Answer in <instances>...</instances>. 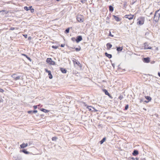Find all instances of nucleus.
Segmentation results:
<instances>
[{
	"mask_svg": "<svg viewBox=\"0 0 160 160\" xmlns=\"http://www.w3.org/2000/svg\"><path fill=\"white\" fill-rule=\"evenodd\" d=\"M57 138H57V137H54L52 138V141H56V140L57 139Z\"/></svg>",
	"mask_w": 160,
	"mask_h": 160,
	"instance_id": "obj_27",
	"label": "nucleus"
},
{
	"mask_svg": "<svg viewBox=\"0 0 160 160\" xmlns=\"http://www.w3.org/2000/svg\"><path fill=\"white\" fill-rule=\"evenodd\" d=\"M20 152H22L26 154H28L29 153V152L27 151L25 149H23L22 151H21Z\"/></svg>",
	"mask_w": 160,
	"mask_h": 160,
	"instance_id": "obj_22",
	"label": "nucleus"
},
{
	"mask_svg": "<svg viewBox=\"0 0 160 160\" xmlns=\"http://www.w3.org/2000/svg\"><path fill=\"white\" fill-rule=\"evenodd\" d=\"M134 17V15L130 14L129 15H126L124 16V18L128 19L129 20L132 19Z\"/></svg>",
	"mask_w": 160,
	"mask_h": 160,
	"instance_id": "obj_6",
	"label": "nucleus"
},
{
	"mask_svg": "<svg viewBox=\"0 0 160 160\" xmlns=\"http://www.w3.org/2000/svg\"><path fill=\"white\" fill-rule=\"evenodd\" d=\"M87 108L88 109V110L89 111H92V108L93 110H94V111H96L97 110H96L95 108L91 106H87ZM92 111H93V110H92Z\"/></svg>",
	"mask_w": 160,
	"mask_h": 160,
	"instance_id": "obj_12",
	"label": "nucleus"
},
{
	"mask_svg": "<svg viewBox=\"0 0 160 160\" xmlns=\"http://www.w3.org/2000/svg\"><path fill=\"white\" fill-rule=\"evenodd\" d=\"M76 51L78 52L81 50V47H79L78 48H75Z\"/></svg>",
	"mask_w": 160,
	"mask_h": 160,
	"instance_id": "obj_28",
	"label": "nucleus"
},
{
	"mask_svg": "<svg viewBox=\"0 0 160 160\" xmlns=\"http://www.w3.org/2000/svg\"><path fill=\"white\" fill-rule=\"evenodd\" d=\"M60 70L63 73H66L67 72V70H66L64 68H60Z\"/></svg>",
	"mask_w": 160,
	"mask_h": 160,
	"instance_id": "obj_18",
	"label": "nucleus"
},
{
	"mask_svg": "<svg viewBox=\"0 0 160 160\" xmlns=\"http://www.w3.org/2000/svg\"><path fill=\"white\" fill-rule=\"evenodd\" d=\"M45 70L46 72H47L48 74L49 77L50 79H52V76L51 74V72L50 71L48 70L47 69L45 68Z\"/></svg>",
	"mask_w": 160,
	"mask_h": 160,
	"instance_id": "obj_8",
	"label": "nucleus"
},
{
	"mask_svg": "<svg viewBox=\"0 0 160 160\" xmlns=\"http://www.w3.org/2000/svg\"><path fill=\"white\" fill-rule=\"evenodd\" d=\"M22 56H24L25 57L29 60L30 61H31V59L30 58H29V57H28L25 54H23V53H22Z\"/></svg>",
	"mask_w": 160,
	"mask_h": 160,
	"instance_id": "obj_21",
	"label": "nucleus"
},
{
	"mask_svg": "<svg viewBox=\"0 0 160 160\" xmlns=\"http://www.w3.org/2000/svg\"><path fill=\"white\" fill-rule=\"evenodd\" d=\"M109 10L110 11L112 12L113 11V8L112 6H109Z\"/></svg>",
	"mask_w": 160,
	"mask_h": 160,
	"instance_id": "obj_25",
	"label": "nucleus"
},
{
	"mask_svg": "<svg viewBox=\"0 0 160 160\" xmlns=\"http://www.w3.org/2000/svg\"><path fill=\"white\" fill-rule=\"evenodd\" d=\"M15 29V28L13 27H11L10 29V30H13Z\"/></svg>",
	"mask_w": 160,
	"mask_h": 160,
	"instance_id": "obj_39",
	"label": "nucleus"
},
{
	"mask_svg": "<svg viewBox=\"0 0 160 160\" xmlns=\"http://www.w3.org/2000/svg\"><path fill=\"white\" fill-rule=\"evenodd\" d=\"M113 17H114V19H115V20L116 21L119 22L120 21V18H118L117 16H115L114 15H113Z\"/></svg>",
	"mask_w": 160,
	"mask_h": 160,
	"instance_id": "obj_16",
	"label": "nucleus"
},
{
	"mask_svg": "<svg viewBox=\"0 0 160 160\" xmlns=\"http://www.w3.org/2000/svg\"><path fill=\"white\" fill-rule=\"evenodd\" d=\"M80 1L82 3H83L87 2V0H81Z\"/></svg>",
	"mask_w": 160,
	"mask_h": 160,
	"instance_id": "obj_33",
	"label": "nucleus"
},
{
	"mask_svg": "<svg viewBox=\"0 0 160 160\" xmlns=\"http://www.w3.org/2000/svg\"><path fill=\"white\" fill-rule=\"evenodd\" d=\"M32 8V6H30L28 8H29V9L30 10L31 9H32L31 8Z\"/></svg>",
	"mask_w": 160,
	"mask_h": 160,
	"instance_id": "obj_45",
	"label": "nucleus"
},
{
	"mask_svg": "<svg viewBox=\"0 0 160 160\" xmlns=\"http://www.w3.org/2000/svg\"><path fill=\"white\" fill-rule=\"evenodd\" d=\"M145 97L146 99L148 100L149 101H150L152 99L151 97L149 96H146Z\"/></svg>",
	"mask_w": 160,
	"mask_h": 160,
	"instance_id": "obj_26",
	"label": "nucleus"
},
{
	"mask_svg": "<svg viewBox=\"0 0 160 160\" xmlns=\"http://www.w3.org/2000/svg\"><path fill=\"white\" fill-rule=\"evenodd\" d=\"M32 112H33V113H36L38 111L37 110H35L33 111Z\"/></svg>",
	"mask_w": 160,
	"mask_h": 160,
	"instance_id": "obj_40",
	"label": "nucleus"
},
{
	"mask_svg": "<svg viewBox=\"0 0 160 160\" xmlns=\"http://www.w3.org/2000/svg\"><path fill=\"white\" fill-rule=\"evenodd\" d=\"M123 98V96L122 95H120L118 97V98L120 100H122Z\"/></svg>",
	"mask_w": 160,
	"mask_h": 160,
	"instance_id": "obj_31",
	"label": "nucleus"
},
{
	"mask_svg": "<svg viewBox=\"0 0 160 160\" xmlns=\"http://www.w3.org/2000/svg\"><path fill=\"white\" fill-rule=\"evenodd\" d=\"M52 48L54 49H57L58 48V47L57 46H52Z\"/></svg>",
	"mask_w": 160,
	"mask_h": 160,
	"instance_id": "obj_34",
	"label": "nucleus"
},
{
	"mask_svg": "<svg viewBox=\"0 0 160 160\" xmlns=\"http://www.w3.org/2000/svg\"><path fill=\"white\" fill-rule=\"evenodd\" d=\"M40 110L43 112H49V110H48L44 108H41L40 109Z\"/></svg>",
	"mask_w": 160,
	"mask_h": 160,
	"instance_id": "obj_19",
	"label": "nucleus"
},
{
	"mask_svg": "<svg viewBox=\"0 0 160 160\" xmlns=\"http://www.w3.org/2000/svg\"><path fill=\"white\" fill-rule=\"evenodd\" d=\"M31 39H32V38H31V37H29L28 38V40H31Z\"/></svg>",
	"mask_w": 160,
	"mask_h": 160,
	"instance_id": "obj_44",
	"label": "nucleus"
},
{
	"mask_svg": "<svg viewBox=\"0 0 160 160\" xmlns=\"http://www.w3.org/2000/svg\"><path fill=\"white\" fill-rule=\"evenodd\" d=\"M4 92V90L2 88H0V92L3 93Z\"/></svg>",
	"mask_w": 160,
	"mask_h": 160,
	"instance_id": "obj_35",
	"label": "nucleus"
},
{
	"mask_svg": "<svg viewBox=\"0 0 160 160\" xmlns=\"http://www.w3.org/2000/svg\"><path fill=\"white\" fill-rule=\"evenodd\" d=\"M46 61L47 63H48L50 65H55V62L54 61H52L51 58H48L47 59Z\"/></svg>",
	"mask_w": 160,
	"mask_h": 160,
	"instance_id": "obj_3",
	"label": "nucleus"
},
{
	"mask_svg": "<svg viewBox=\"0 0 160 160\" xmlns=\"http://www.w3.org/2000/svg\"><path fill=\"white\" fill-rule=\"evenodd\" d=\"M102 91L104 92L105 94L106 95H108L110 98H112L111 95L109 93L108 91L105 89H102Z\"/></svg>",
	"mask_w": 160,
	"mask_h": 160,
	"instance_id": "obj_9",
	"label": "nucleus"
},
{
	"mask_svg": "<svg viewBox=\"0 0 160 160\" xmlns=\"http://www.w3.org/2000/svg\"><path fill=\"white\" fill-rule=\"evenodd\" d=\"M160 17V8L159 10H157L155 13L154 16L153 20L156 22L158 21Z\"/></svg>",
	"mask_w": 160,
	"mask_h": 160,
	"instance_id": "obj_1",
	"label": "nucleus"
},
{
	"mask_svg": "<svg viewBox=\"0 0 160 160\" xmlns=\"http://www.w3.org/2000/svg\"><path fill=\"white\" fill-rule=\"evenodd\" d=\"M105 54L106 56L108 57L109 58H112V55L111 54L108 53L107 52H105Z\"/></svg>",
	"mask_w": 160,
	"mask_h": 160,
	"instance_id": "obj_17",
	"label": "nucleus"
},
{
	"mask_svg": "<svg viewBox=\"0 0 160 160\" xmlns=\"http://www.w3.org/2000/svg\"><path fill=\"white\" fill-rule=\"evenodd\" d=\"M60 0H56V1H57V2H58Z\"/></svg>",
	"mask_w": 160,
	"mask_h": 160,
	"instance_id": "obj_50",
	"label": "nucleus"
},
{
	"mask_svg": "<svg viewBox=\"0 0 160 160\" xmlns=\"http://www.w3.org/2000/svg\"><path fill=\"white\" fill-rule=\"evenodd\" d=\"M106 140V138H104L100 141V144H102Z\"/></svg>",
	"mask_w": 160,
	"mask_h": 160,
	"instance_id": "obj_23",
	"label": "nucleus"
},
{
	"mask_svg": "<svg viewBox=\"0 0 160 160\" xmlns=\"http://www.w3.org/2000/svg\"><path fill=\"white\" fill-rule=\"evenodd\" d=\"M24 9L27 11H28L29 10V8L27 6L24 7Z\"/></svg>",
	"mask_w": 160,
	"mask_h": 160,
	"instance_id": "obj_30",
	"label": "nucleus"
},
{
	"mask_svg": "<svg viewBox=\"0 0 160 160\" xmlns=\"http://www.w3.org/2000/svg\"><path fill=\"white\" fill-rule=\"evenodd\" d=\"M132 160H135V158H132Z\"/></svg>",
	"mask_w": 160,
	"mask_h": 160,
	"instance_id": "obj_47",
	"label": "nucleus"
},
{
	"mask_svg": "<svg viewBox=\"0 0 160 160\" xmlns=\"http://www.w3.org/2000/svg\"><path fill=\"white\" fill-rule=\"evenodd\" d=\"M72 40L74 41V40H73V39H75V38H72Z\"/></svg>",
	"mask_w": 160,
	"mask_h": 160,
	"instance_id": "obj_49",
	"label": "nucleus"
},
{
	"mask_svg": "<svg viewBox=\"0 0 160 160\" xmlns=\"http://www.w3.org/2000/svg\"><path fill=\"white\" fill-rule=\"evenodd\" d=\"M139 153H138V151L136 150H134V151H133V152L132 153V154L134 155V156H135L136 155H137Z\"/></svg>",
	"mask_w": 160,
	"mask_h": 160,
	"instance_id": "obj_20",
	"label": "nucleus"
},
{
	"mask_svg": "<svg viewBox=\"0 0 160 160\" xmlns=\"http://www.w3.org/2000/svg\"><path fill=\"white\" fill-rule=\"evenodd\" d=\"M109 36H111L112 37H113V35L111 34V32H110V33L109 34Z\"/></svg>",
	"mask_w": 160,
	"mask_h": 160,
	"instance_id": "obj_42",
	"label": "nucleus"
},
{
	"mask_svg": "<svg viewBox=\"0 0 160 160\" xmlns=\"http://www.w3.org/2000/svg\"><path fill=\"white\" fill-rule=\"evenodd\" d=\"M32 112H33L32 111H28V113L29 114H31Z\"/></svg>",
	"mask_w": 160,
	"mask_h": 160,
	"instance_id": "obj_37",
	"label": "nucleus"
},
{
	"mask_svg": "<svg viewBox=\"0 0 160 160\" xmlns=\"http://www.w3.org/2000/svg\"><path fill=\"white\" fill-rule=\"evenodd\" d=\"M136 160H138V158H136Z\"/></svg>",
	"mask_w": 160,
	"mask_h": 160,
	"instance_id": "obj_48",
	"label": "nucleus"
},
{
	"mask_svg": "<svg viewBox=\"0 0 160 160\" xmlns=\"http://www.w3.org/2000/svg\"><path fill=\"white\" fill-rule=\"evenodd\" d=\"M23 36H24L25 38H27L28 35L27 34H24L23 35Z\"/></svg>",
	"mask_w": 160,
	"mask_h": 160,
	"instance_id": "obj_41",
	"label": "nucleus"
},
{
	"mask_svg": "<svg viewBox=\"0 0 160 160\" xmlns=\"http://www.w3.org/2000/svg\"><path fill=\"white\" fill-rule=\"evenodd\" d=\"M77 19L78 22H83L84 21V19L82 16L80 15L77 16Z\"/></svg>",
	"mask_w": 160,
	"mask_h": 160,
	"instance_id": "obj_5",
	"label": "nucleus"
},
{
	"mask_svg": "<svg viewBox=\"0 0 160 160\" xmlns=\"http://www.w3.org/2000/svg\"><path fill=\"white\" fill-rule=\"evenodd\" d=\"M117 50L118 52H121L122 51L123 48V47H116Z\"/></svg>",
	"mask_w": 160,
	"mask_h": 160,
	"instance_id": "obj_15",
	"label": "nucleus"
},
{
	"mask_svg": "<svg viewBox=\"0 0 160 160\" xmlns=\"http://www.w3.org/2000/svg\"><path fill=\"white\" fill-rule=\"evenodd\" d=\"M128 105H127L125 106L124 110H127L128 109Z\"/></svg>",
	"mask_w": 160,
	"mask_h": 160,
	"instance_id": "obj_32",
	"label": "nucleus"
},
{
	"mask_svg": "<svg viewBox=\"0 0 160 160\" xmlns=\"http://www.w3.org/2000/svg\"><path fill=\"white\" fill-rule=\"evenodd\" d=\"M145 20V18L144 17L142 16L139 17L137 19V24L139 26L143 25L144 23Z\"/></svg>",
	"mask_w": 160,
	"mask_h": 160,
	"instance_id": "obj_2",
	"label": "nucleus"
},
{
	"mask_svg": "<svg viewBox=\"0 0 160 160\" xmlns=\"http://www.w3.org/2000/svg\"><path fill=\"white\" fill-rule=\"evenodd\" d=\"M38 107V105H35L33 106L34 109H36Z\"/></svg>",
	"mask_w": 160,
	"mask_h": 160,
	"instance_id": "obj_36",
	"label": "nucleus"
},
{
	"mask_svg": "<svg viewBox=\"0 0 160 160\" xmlns=\"http://www.w3.org/2000/svg\"><path fill=\"white\" fill-rule=\"evenodd\" d=\"M69 31V28H67L65 31V33H68Z\"/></svg>",
	"mask_w": 160,
	"mask_h": 160,
	"instance_id": "obj_29",
	"label": "nucleus"
},
{
	"mask_svg": "<svg viewBox=\"0 0 160 160\" xmlns=\"http://www.w3.org/2000/svg\"><path fill=\"white\" fill-rule=\"evenodd\" d=\"M30 10L31 12L32 13L34 12V9L33 8L31 9Z\"/></svg>",
	"mask_w": 160,
	"mask_h": 160,
	"instance_id": "obj_38",
	"label": "nucleus"
},
{
	"mask_svg": "<svg viewBox=\"0 0 160 160\" xmlns=\"http://www.w3.org/2000/svg\"><path fill=\"white\" fill-rule=\"evenodd\" d=\"M61 47H63L64 46V44H62L61 46Z\"/></svg>",
	"mask_w": 160,
	"mask_h": 160,
	"instance_id": "obj_43",
	"label": "nucleus"
},
{
	"mask_svg": "<svg viewBox=\"0 0 160 160\" xmlns=\"http://www.w3.org/2000/svg\"><path fill=\"white\" fill-rule=\"evenodd\" d=\"M106 46L108 50H109L112 46V45L109 43H107V44Z\"/></svg>",
	"mask_w": 160,
	"mask_h": 160,
	"instance_id": "obj_14",
	"label": "nucleus"
},
{
	"mask_svg": "<svg viewBox=\"0 0 160 160\" xmlns=\"http://www.w3.org/2000/svg\"><path fill=\"white\" fill-rule=\"evenodd\" d=\"M145 102H147V101H146Z\"/></svg>",
	"mask_w": 160,
	"mask_h": 160,
	"instance_id": "obj_52",
	"label": "nucleus"
},
{
	"mask_svg": "<svg viewBox=\"0 0 160 160\" xmlns=\"http://www.w3.org/2000/svg\"><path fill=\"white\" fill-rule=\"evenodd\" d=\"M11 77L14 79V80L16 81L20 79L21 77L18 76L16 73L13 74Z\"/></svg>",
	"mask_w": 160,
	"mask_h": 160,
	"instance_id": "obj_4",
	"label": "nucleus"
},
{
	"mask_svg": "<svg viewBox=\"0 0 160 160\" xmlns=\"http://www.w3.org/2000/svg\"><path fill=\"white\" fill-rule=\"evenodd\" d=\"M158 76L160 77V73L159 72H158Z\"/></svg>",
	"mask_w": 160,
	"mask_h": 160,
	"instance_id": "obj_46",
	"label": "nucleus"
},
{
	"mask_svg": "<svg viewBox=\"0 0 160 160\" xmlns=\"http://www.w3.org/2000/svg\"><path fill=\"white\" fill-rule=\"evenodd\" d=\"M75 60H73V62L74 64H76L78 65H79V63L78 62H77V61L75 59Z\"/></svg>",
	"mask_w": 160,
	"mask_h": 160,
	"instance_id": "obj_24",
	"label": "nucleus"
},
{
	"mask_svg": "<svg viewBox=\"0 0 160 160\" xmlns=\"http://www.w3.org/2000/svg\"><path fill=\"white\" fill-rule=\"evenodd\" d=\"M38 106H40V104H39V105H38Z\"/></svg>",
	"mask_w": 160,
	"mask_h": 160,
	"instance_id": "obj_51",
	"label": "nucleus"
},
{
	"mask_svg": "<svg viewBox=\"0 0 160 160\" xmlns=\"http://www.w3.org/2000/svg\"><path fill=\"white\" fill-rule=\"evenodd\" d=\"M144 49H151L152 48L150 47H149L147 43H145L144 46Z\"/></svg>",
	"mask_w": 160,
	"mask_h": 160,
	"instance_id": "obj_11",
	"label": "nucleus"
},
{
	"mask_svg": "<svg viewBox=\"0 0 160 160\" xmlns=\"http://www.w3.org/2000/svg\"><path fill=\"white\" fill-rule=\"evenodd\" d=\"M82 40V38L81 36H78L77 37L76 39V41L77 43L79 42L80 41Z\"/></svg>",
	"mask_w": 160,
	"mask_h": 160,
	"instance_id": "obj_10",
	"label": "nucleus"
},
{
	"mask_svg": "<svg viewBox=\"0 0 160 160\" xmlns=\"http://www.w3.org/2000/svg\"><path fill=\"white\" fill-rule=\"evenodd\" d=\"M28 146V144L27 143H23L21 144V145H20V146L21 148H23Z\"/></svg>",
	"mask_w": 160,
	"mask_h": 160,
	"instance_id": "obj_13",
	"label": "nucleus"
},
{
	"mask_svg": "<svg viewBox=\"0 0 160 160\" xmlns=\"http://www.w3.org/2000/svg\"><path fill=\"white\" fill-rule=\"evenodd\" d=\"M142 61L145 63H148L150 62V58L149 57L143 58Z\"/></svg>",
	"mask_w": 160,
	"mask_h": 160,
	"instance_id": "obj_7",
	"label": "nucleus"
}]
</instances>
